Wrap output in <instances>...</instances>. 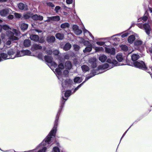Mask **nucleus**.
<instances>
[{
  "instance_id": "obj_1",
  "label": "nucleus",
  "mask_w": 152,
  "mask_h": 152,
  "mask_svg": "<svg viewBox=\"0 0 152 152\" xmlns=\"http://www.w3.org/2000/svg\"><path fill=\"white\" fill-rule=\"evenodd\" d=\"M71 94V93H64L65 97L66 98H64L63 96L62 97L61 102V105L56 115L53 127L46 138L43 141L40 145L36 147V148L34 149V151L36 150L39 149L37 152H45L47 149L45 146H46L47 145L50 144L51 142L53 141H54V142L55 141L54 136L56 131V129L58 126V120L60 112L62 110V108L63 107V105L64 104L65 102L67 100L68 98L70 96Z\"/></svg>"
},
{
  "instance_id": "obj_2",
  "label": "nucleus",
  "mask_w": 152,
  "mask_h": 152,
  "mask_svg": "<svg viewBox=\"0 0 152 152\" xmlns=\"http://www.w3.org/2000/svg\"><path fill=\"white\" fill-rule=\"evenodd\" d=\"M64 68V65L62 63H60L58 65V68L55 69L56 74L58 75L57 76L58 79L62 82V86L63 88L68 87L73 83V81L70 79L66 80L64 82H63L64 78L61 77L60 75L61 74V70Z\"/></svg>"
},
{
  "instance_id": "obj_3",
  "label": "nucleus",
  "mask_w": 152,
  "mask_h": 152,
  "mask_svg": "<svg viewBox=\"0 0 152 152\" xmlns=\"http://www.w3.org/2000/svg\"><path fill=\"white\" fill-rule=\"evenodd\" d=\"M12 32L8 30L6 32V34L9 37L10 40L12 41L17 40L18 39L17 37L15 36H18L20 34V32L15 29H13Z\"/></svg>"
},
{
  "instance_id": "obj_4",
  "label": "nucleus",
  "mask_w": 152,
  "mask_h": 152,
  "mask_svg": "<svg viewBox=\"0 0 152 152\" xmlns=\"http://www.w3.org/2000/svg\"><path fill=\"white\" fill-rule=\"evenodd\" d=\"M110 65L108 64H105L103 65H101L99 66L98 67V69L97 70V72H96V71L97 70L94 69L92 71V73H91L89 75V76L90 75H95V76L96 75L98 74L99 73H101L102 72L101 71L104 70L105 69L108 68V69H110L111 68L110 66Z\"/></svg>"
},
{
  "instance_id": "obj_5",
  "label": "nucleus",
  "mask_w": 152,
  "mask_h": 152,
  "mask_svg": "<svg viewBox=\"0 0 152 152\" xmlns=\"http://www.w3.org/2000/svg\"><path fill=\"white\" fill-rule=\"evenodd\" d=\"M133 64L134 66L136 68L147 71V68L145 63L142 61H135L134 62Z\"/></svg>"
},
{
  "instance_id": "obj_6",
  "label": "nucleus",
  "mask_w": 152,
  "mask_h": 152,
  "mask_svg": "<svg viewBox=\"0 0 152 152\" xmlns=\"http://www.w3.org/2000/svg\"><path fill=\"white\" fill-rule=\"evenodd\" d=\"M137 25L140 28L145 30V32L148 35L150 34L151 28L150 25L148 23H145L142 24L139 23H137Z\"/></svg>"
},
{
  "instance_id": "obj_7",
  "label": "nucleus",
  "mask_w": 152,
  "mask_h": 152,
  "mask_svg": "<svg viewBox=\"0 0 152 152\" xmlns=\"http://www.w3.org/2000/svg\"><path fill=\"white\" fill-rule=\"evenodd\" d=\"M44 58L46 62L50 64L51 66L50 67L53 71H54L53 69H52L51 67L53 66L54 67H56L57 66V64L53 61V58L51 56H45Z\"/></svg>"
},
{
  "instance_id": "obj_8",
  "label": "nucleus",
  "mask_w": 152,
  "mask_h": 152,
  "mask_svg": "<svg viewBox=\"0 0 152 152\" xmlns=\"http://www.w3.org/2000/svg\"><path fill=\"white\" fill-rule=\"evenodd\" d=\"M0 50H1V51H0L1 52L0 56L1 59V61H2L3 60H4L10 58L7 53V50L5 49V46L1 49H0Z\"/></svg>"
},
{
  "instance_id": "obj_9",
  "label": "nucleus",
  "mask_w": 152,
  "mask_h": 152,
  "mask_svg": "<svg viewBox=\"0 0 152 152\" xmlns=\"http://www.w3.org/2000/svg\"><path fill=\"white\" fill-rule=\"evenodd\" d=\"M12 13V11L9 8H7L0 11V15L2 16H6Z\"/></svg>"
},
{
  "instance_id": "obj_10",
  "label": "nucleus",
  "mask_w": 152,
  "mask_h": 152,
  "mask_svg": "<svg viewBox=\"0 0 152 152\" xmlns=\"http://www.w3.org/2000/svg\"><path fill=\"white\" fill-rule=\"evenodd\" d=\"M6 50L10 58L14 59L15 58H13V57L15 56L16 51L15 49L8 48L6 49Z\"/></svg>"
},
{
  "instance_id": "obj_11",
  "label": "nucleus",
  "mask_w": 152,
  "mask_h": 152,
  "mask_svg": "<svg viewBox=\"0 0 152 152\" xmlns=\"http://www.w3.org/2000/svg\"><path fill=\"white\" fill-rule=\"evenodd\" d=\"M60 20V17L59 16H56L51 17H48L47 20L46 21L47 22L57 21L59 20Z\"/></svg>"
},
{
  "instance_id": "obj_12",
  "label": "nucleus",
  "mask_w": 152,
  "mask_h": 152,
  "mask_svg": "<svg viewBox=\"0 0 152 152\" xmlns=\"http://www.w3.org/2000/svg\"><path fill=\"white\" fill-rule=\"evenodd\" d=\"M87 43L88 44V47H86L85 49L83 50V52L85 53L87 52H90L92 50V46L90 44L88 41H85L84 42V43Z\"/></svg>"
},
{
  "instance_id": "obj_13",
  "label": "nucleus",
  "mask_w": 152,
  "mask_h": 152,
  "mask_svg": "<svg viewBox=\"0 0 152 152\" xmlns=\"http://www.w3.org/2000/svg\"><path fill=\"white\" fill-rule=\"evenodd\" d=\"M72 29L74 33L77 35L80 34L82 32V30L79 29L78 26L77 25H74Z\"/></svg>"
},
{
  "instance_id": "obj_14",
  "label": "nucleus",
  "mask_w": 152,
  "mask_h": 152,
  "mask_svg": "<svg viewBox=\"0 0 152 152\" xmlns=\"http://www.w3.org/2000/svg\"><path fill=\"white\" fill-rule=\"evenodd\" d=\"M105 51L106 53L111 55H114L115 53V50L114 48H109L105 47Z\"/></svg>"
},
{
  "instance_id": "obj_15",
  "label": "nucleus",
  "mask_w": 152,
  "mask_h": 152,
  "mask_svg": "<svg viewBox=\"0 0 152 152\" xmlns=\"http://www.w3.org/2000/svg\"><path fill=\"white\" fill-rule=\"evenodd\" d=\"M18 7L19 9L21 10L26 11L28 10L27 5L26 4L22 3H20L18 4Z\"/></svg>"
},
{
  "instance_id": "obj_16",
  "label": "nucleus",
  "mask_w": 152,
  "mask_h": 152,
  "mask_svg": "<svg viewBox=\"0 0 152 152\" xmlns=\"http://www.w3.org/2000/svg\"><path fill=\"white\" fill-rule=\"evenodd\" d=\"M95 75H90L89 76L88 75L86 77L85 80L82 83L80 84V85L78 86L77 88H75L74 89V92H75L76 91H77L81 86L85 83V82L87 81L88 79L94 76Z\"/></svg>"
},
{
  "instance_id": "obj_17",
  "label": "nucleus",
  "mask_w": 152,
  "mask_h": 152,
  "mask_svg": "<svg viewBox=\"0 0 152 152\" xmlns=\"http://www.w3.org/2000/svg\"><path fill=\"white\" fill-rule=\"evenodd\" d=\"M142 44V42L139 40H136L134 43V45L137 49H139Z\"/></svg>"
},
{
  "instance_id": "obj_18",
  "label": "nucleus",
  "mask_w": 152,
  "mask_h": 152,
  "mask_svg": "<svg viewBox=\"0 0 152 152\" xmlns=\"http://www.w3.org/2000/svg\"><path fill=\"white\" fill-rule=\"evenodd\" d=\"M42 49V47L39 44H34L31 47V50L32 51H34L38 50H40Z\"/></svg>"
},
{
  "instance_id": "obj_19",
  "label": "nucleus",
  "mask_w": 152,
  "mask_h": 152,
  "mask_svg": "<svg viewBox=\"0 0 152 152\" xmlns=\"http://www.w3.org/2000/svg\"><path fill=\"white\" fill-rule=\"evenodd\" d=\"M32 18L34 20H42L43 19V17L42 16L38 15L35 14L33 15H32Z\"/></svg>"
},
{
  "instance_id": "obj_20",
  "label": "nucleus",
  "mask_w": 152,
  "mask_h": 152,
  "mask_svg": "<svg viewBox=\"0 0 152 152\" xmlns=\"http://www.w3.org/2000/svg\"><path fill=\"white\" fill-rule=\"evenodd\" d=\"M55 37L53 36H49L47 38V41L49 43H53L55 42Z\"/></svg>"
},
{
  "instance_id": "obj_21",
  "label": "nucleus",
  "mask_w": 152,
  "mask_h": 152,
  "mask_svg": "<svg viewBox=\"0 0 152 152\" xmlns=\"http://www.w3.org/2000/svg\"><path fill=\"white\" fill-rule=\"evenodd\" d=\"M16 53H15V56H13V58H15L16 57H20L23 56V51H16Z\"/></svg>"
},
{
  "instance_id": "obj_22",
  "label": "nucleus",
  "mask_w": 152,
  "mask_h": 152,
  "mask_svg": "<svg viewBox=\"0 0 152 152\" xmlns=\"http://www.w3.org/2000/svg\"><path fill=\"white\" fill-rule=\"evenodd\" d=\"M30 38L31 40L35 42H37L39 40V37L37 35H31Z\"/></svg>"
},
{
  "instance_id": "obj_23",
  "label": "nucleus",
  "mask_w": 152,
  "mask_h": 152,
  "mask_svg": "<svg viewBox=\"0 0 152 152\" xmlns=\"http://www.w3.org/2000/svg\"><path fill=\"white\" fill-rule=\"evenodd\" d=\"M96 61L95 58L91 59L89 60L90 63L91 64L93 68L95 67L96 66Z\"/></svg>"
},
{
  "instance_id": "obj_24",
  "label": "nucleus",
  "mask_w": 152,
  "mask_h": 152,
  "mask_svg": "<svg viewBox=\"0 0 152 152\" xmlns=\"http://www.w3.org/2000/svg\"><path fill=\"white\" fill-rule=\"evenodd\" d=\"M20 27L21 30L24 31L27 29L28 27V25L26 23H22L21 24Z\"/></svg>"
},
{
  "instance_id": "obj_25",
  "label": "nucleus",
  "mask_w": 152,
  "mask_h": 152,
  "mask_svg": "<svg viewBox=\"0 0 152 152\" xmlns=\"http://www.w3.org/2000/svg\"><path fill=\"white\" fill-rule=\"evenodd\" d=\"M135 37L134 35H131L129 36L128 39V41L129 43L132 44L133 43L135 40Z\"/></svg>"
},
{
  "instance_id": "obj_26",
  "label": "nucleus",
  "mask_w": 152,
  "mask_h": 152,
  "mask_svg": "<svg viewBox=\"0 0 152 152\" xmlns=\"http://www.w3.org/2000/svg\"><path fill=\"white\" fill-rule=\"evenodd\" d=\"M31 41L29 39H26L23 42V44L25 47H29L31 45Z\"/></svg>"
},
{
  "instance_id": "obj_27",
  "label": "nucleus",
  "mask_w": 152,
  "mask_h": 152,
  "mask_svg": "<svg viewBox=\"0 0 152 152\" xmlns=\"http://www.w3.org/2000/svg\"><path fill=\"white\" fill-rule=\"evenodd\" d=\"M65 68L67 69H70L72 67V64L70 61H68L65 63Z\"/></svg>"
},
{
  "instance_id": "obj_28",
  "label": "nucleus",
  "mask_w": 152,
  "mask_h": 152,
  "mask_svg": "<svg viewBox=\"0 0 152 152\" xmlns=\"http://www.w3.org/2000/svg\"><path fill=\"white\" fill-rule=\"evenodd\" d=\"M116 58L119 62H121L123 59V57L121 53H118L116 56Z\"/></svg>"
},
{
  "instance_id": "obj_29",
  "label": "nucleus",
  "mask_w": 152,
  "mask_h": 152,
  "mask_svg": "<svg viewBox=\"0 0 152 152\" xmlns=\"http://www.w3.org/2000/svg\"><path fill=\"white\" fill-rule=\"evenodd\" d=\"M32 14L30 12H28L24 14L23 15V18L25 19H28L30 18L31 17Z\"/></svg>"
},
{
  "instance_id": "obj_30",
  "label": "nucleus",
  "mask_w": 152,
  "mask_h": 152,
  "mask_svg": "<svg viewBox=\"0 0 152 152\" xmlns=\"http://www.w3.org/2000/svg\"><path fill=\"white\" fill-rule=\"evenodd\" d=\"M71 47V45L69 43H67L66 44L64 47V50L65 51L69 50Z\"/></svg>"
},
{
  "instance_id": "obj_31",
  "label": "nucleus",
  "mask_w": 152,
  "mask_h": 152,
  "mask_svg": "<svg viewBox=\"0 0 152 152\" xmlns=\"http://www.w3.org/2000/svg\"><path fill=\"white\" fill-rule=\"evenodd\" d=\"M107 58V56L104 55H101L99 57V60L102 62H104Z\"/></svg>"
},
{
  "instance_id": "obj_32",
  "label": "nucleus",
  "mask_w": 152,
  "mask_h": 152,
  "mask_svg": "<svg viewBox=\"0 0 152 152\" xmlns=\"http://www.w3.org/2000/svg\"><path fill=\"white\" fill-rule=\"evenodd\" d=\"M131 58L133 61H135L139 58L140 56L137 54H134L132 56Z\"/></svg>"
},
{
  "instance_id": "obj_33",
  "label": "nucleus",
  "mask_w": 152,
  "mask_h": 152,
  "mask_svg": "<svg viewBox=\"0 0 152 152\" xmlns=\"http://www.w3.org/2000/svg\"><path fill=\"white\" fill-rule=\"evenodd\" d=\"M56 37L57 39L60 40H61L63 39L64 38V35L63 34L57 33L56 35Z\"/></svg>"
},
{
  "instance_id": "obj_34",
  "label": "nucleus",
  "mask_w": 152,
  "mask_h": 152,
  "mask_svg": "<svg viewBox=\"0 0 152 152\" xmlns=\"http://www.w3.org/2000/svg\"><path fill=\"white\" fill-rule=\"evenodd\" d=\"M82 80V78L79 77H75L74 79V82L75 83H80Z\"/></svg>"
},
{
  "instance_id": "obj_35",
  "label": "nucleus",
  "mask_w": 152,
  "mask_h": 152,
  "mask_svg": "<svg viewBox=\"0 0 152 152\" xmlns=\"http://www.w3.org/2000/svg\"><path fill=\"white\" fill-rule=\"evenodd\" d=\"M121 50L124 51H126L128 50V47L125 45H122L120 46Z\"/></svg>"
},
{
  "instance_id": "obj_36",
  "label": "nucleus",
  "mask_w": 152,
  "mask_h": 152,
  "mask_svg": "<svg viewBox=\"0 0 152 152\" xmlns=\"http://www.w3.org/2000/svg\"><path fill=\"white\" fill-rule=\"evenodd\" d=\"M94 49L96 52L102 51L104 50V48L102 47H95Z\"/></svg>"
},
{
  "instance_id": "obj_37",
  "label": "nucleus",
  "mask_w": 152,
  "mask_h": 152,
  "mask_svg": "<svg viewBox=\"0 0 152 152\" xmlns=\"http://www.w3.org/2000/svg\"><path fill=\"white\" fill-rule=\"evenodd\" d=\"M69 24L67 23H65L62 24L61 25V27L62 28H68L69 26Z\"/></svg>"
},
{
  "instance_id": "obj_38",
  "label": "nucleus",
  "mask_w": 152,
  "mask_h": 152,
  "mask_svg": "<svg viewBox=\"0 0 152 152\" xmlns=\"http://www.w3.org/2000/svg\"><path fill=\"white\" fill-rule=\"evenodd\" d=\"M23 56L25 55H30L31 54V51L28 50H22Z\"/></svg>"
},
{
  "instance_id": "obj_39",
  "label": "nucleus",
  "mask_w": 152,
  "mask_h": 152,
  "mask_svg": "<svg viewBox=\"0 0 152 152\" xmlns=\"http://www.w3.org/2000/svg\"><path fill=\"white\" fill-rule=\"evenodd\" d=\"M81 68L83 72H86L89 70L88 66L84 65L82 66Z\"/></svg>"
},
{
  "instance_id": "obj_40",
  "label": "nucleus",
  "mask_w": 152,
  "mask_h": 152,
  "mask_svg": "<svg viewBox=\"0 0 152 152\" xmlns=\"http://www.w3.org/2000/svg\"><path fill=\"white\" fill-rule=\"evenodd\" d=\"M45 5H47L49 7H53L55 6L54 4L50 2H46L45 3Z\"/></svg>"
},
{
  "instance_id": "obj_41",
  "label": "nucleus",
  "mask_w": 152,
  "mask_h": 152,
  "mask_svg": "<svg viewBox=\"0 0 152 152\" xmlns=\"http://www.w3.org/2000/svg\"><path fill=\"white\" fill-rule=\"evenodd\" d=\"M36 57L40 60H43V54L41 53H38Z\"/></svg>"
},
{
  "instance_id": "obj_42",
  "label": "nucleus",
  "mask_w": 152,
  "mask_h": 152,
  "mask_svg": "<svg viewBox=\"0 0 152 152\" xmlns=\"http://www.w3.org/2000/svg\"><path fill=\"white\" fill-rule=\"evenodd\" d=\"M11 44V41L10 40L8 41L6 43L4 44V46L3 48H4L5 46V49L8 48L9 47L8 46H9Z\"/></svg>"
},
{
  "instance_id": "obj_43",
  "label": "nucleus",
  "mask_w": 152,
  "mask_h": 152,
  "mask_svg": "<svg viewBox=\"0 0 152 152\" xmlns=\"http://www.w3.org/2000/svg\"><path fill=\"white\" fill-rule=\"evenodd\" d=\"M53 152H60L59 148L56 146L53 148Z\"/></svg>"
},
{
  "instance_id": "obj_44",
  "label": "nucleus",
  "mask_w": 152,
  "mask_h": 152,
  "mask_svg": "<svg viewBox=\"0 0 152 152\" xmlns=\"http://www.w3.org/2000/svg\"><path fill=\"white\" fill-rule=\"evenodd\" d=\"M74 50L76 51H78L80 49V46L79 45H73Z\"/></svg>"
},
{
  "instance_id": "obj_45",
  "label": "nucleus",
  "mask_w": 152,
  "mask_h": 152,
  "mask_svg": "<svg viewBox=\"0 0 152 152\" xmlns=\"http://www.w3.org/2000/svg\"><path fill=\"white\" fill-rule=\"evenodd\" d=\"M96 44L99 46H102L105 44V42H97Z\"/></svg>"
},
{
  "instance_id": "obj_46",
  "label": "nucleus",
  "mask_w": 152,
  "mask_h": 152,
  "mask_svg": "<svg viewBox=\"0 0 152 152\" xmlns=\"http://www.w3.org/2000/svg\"><path fill=\"white\" fill-rule=\"evenodd\" d=\"M15 15L16 18H21V15L20 14L18 13H15Z\"/></svg>"
},
{
  "instance_id": "obj_47",
  "label": "nucleus",
  "mask_w": 152,
  "mask_h": 152,
  "mask_svg": "<svg viewBox=\"0 0 152 152\" xmlns=\"http://www.w3.org/2000/svg\"><path fill=\"white\" fill-rule=\"evenodd\" d=\"M46 52L47 54L49 55H51L53 53V51L52 50L50 49H47L46 50Z\"/></svg>"
},
{
  "instance_id": "obj_48",
  "label": "nucleus",
  "mask_w": 152,
  "mask_h": 152,
  "mask_svg": "<svg viewBox=\"0 0 152 152\" xmlns=\"http://www.w3.org/2000/svg\"><path fill=\"white\" fill-rule=\"evenodd\" d=\"M61 9V7L59 6H57L56 7L54 10L56 12H58V11Z\"/></svg>"
},
{
  "instance_id": "obj_49",
  "label": "nucleus",
  "mask_w": 152,
  "mask_h": 152,
  "mask_svg": "<svg viewBox=\"0 0 152 152\" xmlns=\"http://www.w3.org/2000/svg\"><path fill=\"white\" fill-rule=\"evenodd\" d=\"M83 31L84 33L88 32L90 36L93 39H94V37H93L92 34L91 33H90L86 29H84L83 30Z\"/></svg>"
},
{
  "instance_id": "obj_50",
  "label": "nucleus",
  "mask_w": 152,
  "mask_h": 152,
  "mask_svg": "<svg viewBox=\"0 0 152 152\" xmlns=\"http://www.w3.org/2000/svg\"><path fill=\"white\" fill-rule=\"evenodd\" d=\"M112 63L114 64V66H117L118 65L117 61L115 60H112Z\"/></svg>"
},
{
  "instance_id": "obj_51",
  "label": "nucleus",
  "mask_w": 152,
  "mask_h": 152,
  "mask_svg": "<svg viewBox=\"0 0 152 152\" xmlns=\"http://www.w3.org/2000/svg\"><path fill=\"white\" fill-rule=\"evenodd\" d=\"M2 28L5 30H7L9 29V27L7 25H4L2 27Z\"/></svg>"
},
{
  "instance_id": "obj_52",
  "label": "nucleus",
  "mask_w": 152,
  "mask_h": 152,
  "mask_svg": "<svg viewBox=\"0 0 152 152\" xmlns=\"http://www.w3.org/2000/svg\"><path fill=\"white\" fill-rule=\"evenodd\" d=\"M69 73V71L67 70H65L63 72V75L65 76H66L68 75Z\"/></svg>"
},
{
  "instance_id": "obj_53",
  "label": "nucleus",
  "mask_w": 152,
  "mask_h": 152,
  "mask_svg": "<svg viewBox=\"0 0 152 152\" xmlns=\"http://www.w3.org/2000/svg\"><path fill=\"white\" fill-rule=\"evenodd\" d=\"M141 18L143 21H146L147 20L148 18L145 15L142 17Z\"/></svg>"
},
{
  "instance_id": "obj_54",
  "label": "nucleus",
  "mask_w": 152,
  "mask_h": 152,
  "mask_svg": "<svg viewBox=\"0 0 152 152\" xmlns=\"http://www.w3.org/2000/svg\"><path fill=\"white\" fill-rule=\"evenodd\" d=\"M53 53L55 55H58L59 53V51L58 50H55L53 51Z\"/></svg>"
},
{
  "instance_id": "obj_55",
  "label": "nucleus",
  "mask_w": 152,
  "mask_h": 152,
  "mask_svg": "<svg viewBox=\"0 0 152 152\" xmlns=\"http://www.w3.org/2000/svg\"><path fill=\"white\" fill-rule=\"evenodd\" d=\"M66 2L68 4H71L73 2V0H66Z\"/></svg>"
},
{
  "instance_id": "obj_56",
  "label": "nucleus",
  "mask_w": 152,
  "mask_h": 152,
  "mask_svg": "<svg viewBox=\"0 0 152 152\" xmlns=\"http://www.w3.org/2000/svg\"><path fill=\"white\" fill-rule=\"evenodd\" d=\"M128 34H129L128 33L124 34L121 35V37L122 38L125 37L127 36L128 35Z\"/></svg>"
},
{
  "instance_id": "obj_57",
  "label": "nucleus",
  "mask_w": 152,
  "mask_h": 152,
  "mask_svg": "<svg viewBox=\"0 0 152 152\" xmlns=\"http://www.w3.org/2000/svg\"><path fill=\"white\" fill-rule=\"evenodd\" d=\"M34 32H37L38 33H41L42 32V31L41 30H38V29H35L33 30Z\"/></svg>"
},
{
  "instance_id": "obj_58",
  "label": "nucleus",
  "mask_w": 152,
  "mask_h": 152,
  "mask_svg": "<svg viewBox=\"0 0 152 152\" xmlns=\"http://www.w3.org/2000/svg\"><path fill=\"white\" fill-rule=\"evenodd\" d=\"M69 55L68 54H66L64 55V58L65 59H69Z\"/></svg>"
},
{
  "instance_id": "obj_59",
  "label": "nucleus",
  "mask_w": 152,
  "mask_h": 152,
  "mask_svg": "<svg viewBox=\"0 0 152 152\" xmlns=\"http://www.w3.org/2000/svg\"><path fill=\"white\" fill-rule=\"evenodd\" d=\"M8 18L9 19H12L14 17L12 15H9L8 16Z\"/></svg>"
},
{
  "instance_id": "obj_60",
  "label": "nucleus",
  "mask_w": 152,
  "mask_h": 152,
  "mask_svg": "<svg viewBox=\"0 0 152 152\" xmlns=\"http://www.w3.org/2000/svg\"><path fill=\"white\" fill-rule=\"evenodd\" d=\"M112 59H108L107 60V61L108 63H109L110 64H111L112 63Z\"/></svg>"
},
{
  "instance_id": "obj_61",
  "label": "nucleus",
  "mask_w": 152,
  "mask_h": 152,
  "mask_svg": "<svg viewBox=\"0 0 152 152\" xmlns=\"http://www.w3.org/2000/svg\"><path fill=\"white\" fill-rule=\"evenodd\" d=\"M121 33H119V34H115V35L112 36V37H111V38H113L115 36H119L121 35Z\"/></svg>"
},
{
  "instance_id": "obj_62",
  "label": "nucleus",
  "mask_w": 152,
  "mask_h": 152,
  "mask_svg": "<svg viewBox=\"0 0 152 152\" xmlns=\"http://www.w3.org/2000/svg\"><path fill=\"white\" fill-rule=\"evenodd\" d=\"M111 38L112 39L114 40L115 41H116L117 39V38L115 37H114L113 38H112L111 37Z\"/></svg>"
},
{
  "instance_id": "obj_63",
  "label": "nucleus",
  "mask_w": 152,
  "mask_h": 152,
  "mask_svg": "<svg viewBox=\"0 0 152 152\" xmlns=\"http://www.w3.org/2000/svg\"><path fill=\"white\" fill-rule=\"evenodd\" d=\"M7 1V0H0V2H5Z\"/></svg>"
},
{
  "instance_id": "obj_64",
  "label": "nucleus",
  "mask_w": 152,
  "mask_h": 152,
  "mask_svg": "<svg viewBox=\"0 0 152 152\" xmlns=\"http://www.w3.org/2000/svg\"><path fill=\"white\" fill-rule=\"evenodd\" d=\"M149 10L150 12L151 13H152V8H149Z\"/></svg>"
}]
</instances>
